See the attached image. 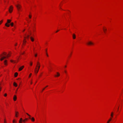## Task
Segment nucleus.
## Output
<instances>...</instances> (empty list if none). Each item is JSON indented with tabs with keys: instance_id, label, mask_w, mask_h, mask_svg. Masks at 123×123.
I'll list each match as a JSON object with an SVG mask.
<instances>
[{
	"instance_id": "58836bf2",
	"label": "nucleus",
	"mask_w": 123,
	"mask_h": 123,
	"mask_svg": "<svg viewBox=\"0 0 123 123\" xmlns=\"http://www.w3.org/2000/svg\"><path fill=\"white\" fill-rule=\"evenodd\" d=\"M18 113V112H16V114Z\"/></svg>"
},
{
	"instance_id": "f257e3e1",
	"label": "nucleus",
	"mask_w": 123,
	"mask_h": 123,
	"mask_svg": "<svg viewBox=\"0 0 123 123\" xmlns=\"http://www.w3.org/2000/svg\"><path fill=\"white\" fill-rule=\"evenodd\" d=\"M37 64L36 65V67H37V68L36 67V68L35 69L34 72L35 73L37 74L38 72L39 69L40 68V64L39 62H37Z\"/></svg>"
},
{
	"instance_id": "7ed1b4c3",
	"label": "nucleus",
	"mask_w": 123,
	"mask_h": 123,
	"mask_svg": "<svg viewBox=\"0 0 123 123\" xmlns=\"http://www.w3.org/2000/svg\"><path fill=\"white\" fill-rule=\"evenodd\" d=\"M11 21V20H10L7 19V23H6L5 24V25L7 27H9V25L7 24V23H10Z\"/></svg>"
},
{
	"instance_id": "e433bc0d",
	"label": "nucleus",
	"mask_w": 123,
	"mask_h": 123,
	"mask_svg": "<svg viewBox=\"0 0 123 123\" xmlns=\"http://www.w3.org/2000/svg\"><path fill=\"white\" fill-rule=\"evenodd\" d=\"M45 88H44L43 89V90H42V92L44 90Z\"/></svg>"
},
{
	"instance_id": "6ab92c4d",
	"label": "nucleus",
	"mask_w": 123,
	"mask_h": 123,
	"mask_svg": "<svg viewBox=\"0 0 123 123\" xmlns=\"http://www.w3.org/2000/svg\"><path fill=\"white\" fill-rule=\"evenodd\" d=\"M29 35H28L27 36V37H24V38H27V39H28V38H29Z\"/></svg>"
},
{
	"instance_id": "f3484780",
	"label": "nucleus",
	"mask_w": 123,
	"mask_h": 123,
	"mask_svg": "<svg viewBox=\"0 0 123 123\" xmlns=\"http://www.w3.org/2000/svg\"><path fill=\"white\" fill-rule=\"evenodd\" d=\"M18 75V73L17 72L15 73L14 74L15 76V77H16Z\"/></svg>"
},
{
	"instance_id": "b1692460",
	"label": "nucleus",
	"mask_w": 123,
	"mask_h": 123,
	"mask_svg": "<svg viewBox=\"0 0 123 123\" xmlns=\"http://www.w3.org/2000/svg\"><path fill=\"white\" fill-rule=\"evenodd\" d=\"M23 42H24V43H26V41L25 40V39H24L23 41Z\"/></svg>"
},
{
	"instance_id": "7c9ffc66",
	"label": "nucleus",
	"mask_w": 123,
	"mask_h": 123,
	"mask_svg": "<svg viewBox=\"0 0 123 123\" xmlns=\"http://www.w3.org/2000/svg\"><path fill=\"white\" fill-rule=\"evenodd\" d=\"M22 121H20L19 120V123H22Z\"/></svg>"
},
{
	"instance_id": "5701e85b",
	"label": "nucleus",
	"mask_w": 123,
	"mask_h": 123,
	"mask_svg": "<svg viewBox=\"0 0 123 123\" xmlns=\"http://www.w3.org/2000/svg\"><path fill=\"white\" fill-rule=\"evenodd\" d=\"M10 25H11L12 26H13V23H12L11 24H10Z\"/></svg>"
},
{
	"instance_id": "20e7f679",
	"label": "nucleus",
	"mask_w": 123,
	"mask_h": 123,
	"mask_svg": "<svg viewBox=\"0 0 123 123\" xmlns=\"http://www.w3.org/2000/svg\"><path fill=\"white\" fill-rule=\"evenodd\" d=\"M13 9V7L12 6H11L9 9V11L11 13L12 10Z\"/></svg>"
},
{
	"instance_id": "423d86ee",
	"label": "nucleus",
	"mask_w": 123,
	"mask_h": 123,
	"mask_svg": "<svg viewBox=\"0 0 123 123\" xmlns=\"http://www.w3.org/2000/svg\"><path fill=\"white\" fill-rule=\"evenodd\" d=\"M16 6L17 7L18 10H19V9L21 8V6L20 5L18 4Z\"/></svg>"
},
{
	"instance_id": "473e14b6",
	"label": "nucleus",
	"mask_w": 123,
	"mask_h": 123,
	"mask_svg": "<svg viewBox=\"0 0 123 123\" xmlns=\"http://www.w3.org/2000/svg\"><path fill=\"white\" fill-rule=\"evenodd\" d=\"M0 85H1V84L0 83V91H1V87L0 86Z\"/></svg>"
},
{
	"instance_id": "79ce46f5",
	"label": "nucleus",
	"mask_w": 123,
	"mask_h": 123,
	"mask_svg": "<svg viewBox=\"0 0 123 123\" xmlns=\"http://www.w3.org/2000/svg\"><path fill=\"white\" fill-rule=\"evenodd\" d=\"M17 43H16L15 45V46H16L17 45Z\"/></svg>"
},
{
	"instance_id": "4468645a",
	"label": "nucleus",
	"mask_w": 123,
	"mask_h": 123,
	"mask_svg": "<svg viewBox=\"0 0 123 123\" xmlns=\"http://www.w3.org/2000/svg\"><path fill=\"white\" fill-rule=\"evenodd\" d=\"M13 85L15 87H16L17 86V85L16 83L15 82H14L13 83Z\"/></svg>"
},
{
	"instance_id": "393cba45",
	"label": "nucleus",
	"mask_w": 123,
	"mask_h": 123,
	"mask_svg": "<svg viewBox=\"0 0 123 123\" xmlns=\"http://www.w3.org/2000/svg\"><path fill=\"white\" fill-rule=\"evenodd\" d=\"M19 121H23V119L22 118H20Z\"/></svg>"
},
{
	"instance_id": "9d476101",
	"label": "nucleus",
	"mask_w": 123,
	"mask_h": 123,
	"mask_svg": "<svg viewBox=\"0 0 123 123\" xmlns=\"http://www.w3.org/2000/svg\"><path fill=\"white\" fill-rule=\"evenodd\" d=\"M30 38L31 39V41L32 42H33L34 41V39L33 38V37H30Z\"/></svg>"
},
{
	"instance_id": "c756f323",
	"label": "nucleus",
	"mask_w": 123,
	"mask_h": 123,
	"mask_svg": "<svg viewBox=\"0 0 123 123\" xmlns=\"http://www.w3.org/2000/svg\"><path fill=\"white\" fill-rule=\"evenodd\" d=\"M29 32H30V35H31V31H29Z\"/></svg>"
},
{
	"instance_id": "c9c22d12",
	"label": "nucleus",
	"mask_w": 123,
	"mask_h": 123,
	"mask_svg": "<svg viewBox=\"0 0 123 123\" xmlns=\"http://www.w3.org/2000/svg\"><path fill=\"white\" fill-rule=\"evenodd\" d=\"M37 54H36L35 55V57H37Z\"/></svg>"
},
{
	"instance_id": "37998d69",
	"label": "nucleus",
	"mask_w": 123,
	"mask_h": 123,
	"mask_svg": "<svg viewBox=\"0 0 123 123\" xmlns=\"http://www.w3.org/2000/svg\"><path fill=\"white\" fill-rule=\"evenodd\" d=\"M46 54H47V56H48V54H47V53H46Z\"/></svg>"
},
{
	"instance_id": "a878e982",
	"label": "nucleus",
	"mask_w": 123,
	"mask_h": 123,
	"mask_svg": "<svg viewBox=\"0 0 123 123\" xmlns=\"http://www.w3.org/2000/svg\"><path fill=\"white\" fill-rule=\"evenodd\" d=\"M3 54H4V55H6V53H3Z\"/></svg>"
},
{
	"instance_id": "9b49d317",
	"label": "nucleus",
	"mask_w": 123,
	"mask_h": 123,
	"mask_svg": "<svg viewBox=\"0 0 123 123\" xmlns=\"http://www.w3.org/2000/svg\"><path fill=\"white\" fill-rule=\"evenodd\" d=\"M4 64L5 65H7V60H5L4 61Z\"/></svg>"
},
{
	"instance_id": "de8ad7c7",
	"label": "nucleus",
	"mask_w": 123,
	"mask_h": 123,
	"mask_svg": "<svg viewBox=\"0 0 123 123\" xmlns=\"http://www.w3.org/2000/svg\"><path fill=\"white\" fill-rule=\"evenodd\" d=\"M66 67H67V66H66H66H65V68H66Z\"/></svg>"
},
{
	"instance_id": "f03ea898",
	"label": "nucleus",
	"mask_w": 123,
	"mask_h": 123,
	"mask_svg": "<svg viewBox=\"0 0 123 123\" xmlns=\"http://www.w3.org/2000/svg\"><path fill=\"white\" fill-rule=\"evenodd\" d=\"M10 56V55L9 54H8L6 55V56H3L2 55H0V57H1L0 59V60L1 61L3 60L4 59L8 58Z\"/></svg>"
},
{
	"instance_id": "a19ab883",
	"label": "nucleus",
	"mask_w": 123,
	"mask_h": 123,
	"mask_svg": "<svg viewBox=\"0 0 123 123\" xmlns=\"http://www.w3.org/2000/svg\"><path fill=\"white\" fill-rule=\"evenodd\" d=\"M33 32H34L35 31V30L34 29L33 30Z\"/></svg>"
},
{
	"instance_id": "0eeeda50",
	"label": "nucleus",
	"mask_w": 123,
	"mask_h": 123,
	"mask_svg": "<svg viewBox=\"0 0 123 123\" xmlns=\"http://www.w3.org/2000/svg\"><path fill=\"white\" fill-rule=\"evenodd\" d=\"M24 66H22L21 67H20L19 69V71H20L22 70V69L24 68Z\"/></svg>"
},
{
	"instance_id": "6e6552de",
	"label": "nucleus",
	"mask_w": 123,
	"mask_h": 123,
	"mask_svg": "<svg viewBox=\"0 0 123 123\" xmlns=\"http://www.w3.org/2000/svg\"><path fill=\"white\" fill-rule=\"evenodd\" d=\"M17 98L16 96V95H14V96L13 99L14 101H15L16 100Z\"/></svg>"
},
{
	"instance_id": "412c9836",
	"label": "nucleus",
	"mask_w": 123,
	"mask_h": 123,
	"mask_svg": "<svg viewBox=\"0 0 123 123\" xmlns=\"http://www.w3.org/2000/svg\"><path fill=\"white\" fill-rule=\"evenodd\" d=\"M28 120V118H26L25 120H23V122H25V121L27 120Z\"/></svg>"
},
{
	"instance_id": "aec40b11",
	"label": "nucleus",
	"mask_w": 123,
	"mask_h": 123,
	"mask_svg": "<svg viewBox=\"0 0 123 123\" xmlns=\"http://www.w3.org/2000/svg\"><path fill=\"white\" fill-rule=\"evenodd\" d=\"M10 61L11 62H13L14 63L16 62L15 61H14L12 60H11Z\"/></svg>"
},
{
	"instance_id": "f8f14e48",
	"label": "nucleus",
	"mask_w": 123,
	"mask_h": 123,
	"mask_svg": "<svg viewBox=\"0 0 123 123\" xmlns=\"http://www.w3.org/2000/svg\"><path fill=\"white\" fill-rule=\"evenodd\" d=\"M57 75H55V77H58L60 75V74L58 72H57Z\"/></svg>"
},
{
	"instance_id": "ddd939ff",
	"label": "nucleus",
	"mask_w": 123,
	"mask_h": 123,
	"mask_svg": "<svg viewBox=\"0 0 123 123\" xmlns=\"http://www.w3.org/2000/svg\"><path fill=\"white\" fill-rule=\"evenodd\" d=\"M112 118H110L108 120L107 123H109V122L111 121L112 120Z\"/></svg>"
},
{
	"instance_id": "a18cd8bd",
	"label": "nucleus",
	"mask_w": 123,
	"mask_h": 123,
	"mask_svg": "<svg viewBox=\"0 0 123 123\" xmlns=\"http://www.w3.org/2000/svg\"><path fill=\"white\" fill-rule=\"evenodd\" d=\"M48 86H46L45 87V88L47 87H48Z\"/></svg>"
},
{
	"instance_id": "ea45409f",
	"label": "nucleus",
	"mask_w": 123,
	"mask_h": 123,
	"mask_svg": "<svg viewBox=\"0 0 123 123\" xmlns=\"http://www.w3.org/2000/svg\"><path fill=\"white\" fill-rule=\"evenodd\" d=\"M15 121V120H13V123H14V122Z\"/></svg>"
},
{
	"instance_id": "39448f33",
	"label": "nucleus",
	"mask_w": 123,
	"mask_h": 123,
	"mask_svg": "<svg viewBox=\"0 0 123 123\" xmlns=\"http://www.w3.org/2000/svg\"><path fill=\"white\" fill-rule=\"evenodd\" d=\"M94 44L91 41H90L87 43V44L88 45H92Z\"/></svg>"
},
{
	"instance_id": "bb28decb",
	"label": "nucleus",
	"mask_w": 123,
	"mask_h": 123,
	"mask_svg": "<svg viewBox=\"0 0 123 123\" xmlns=\"http://www.w3.org/2000/svg\"><path fill=\"white\" fill-rule=\"evenodd\" d=\"M7 95V94L6 93H5L4 95V96L5 97H6Z\"/></svg>"
},
{
	"instance_id": "4c0bfd02",
	"label": "nucleus",
	"mask_w": 123,
	"mask_h": 123,
	"mask_svg": "<svg viewBox=\"0 0 123 123\" xmlns=\"http://www.w3.org/2000/svg\"><path fill=\"white\" fill-rule=\"evenodd\" d=\"M15 116L16 117H17L18 116H17V114H16Z\"/></svg>"
},
{
	"instance_id": "3c124183",
	"label": "nucleus",
	"mask_w": 123,
	"mask_h": 123,
	"mask_svg": "<svg viewBox=\"0 0 123 123\" xmlns=\"http://www.w3.org/2000/svg\"><path fill=\"white\" fill-rule=\"evenodd\" d=\"M32 82H31V84H32Z\"/></svg>"
},
{
	"instance_id": "dca6fc26",
	"label": "nucleus",
	"mask_w": 123,
	"mask_h": 123,
	"mask_svg": "<svg viewBox=\"0 0 123 123\" xmlns=\"http://www.w3.org/2000/svg\"><path fill=\"white\" fill-rule=\"evenodd\" d=\"M31 120L32 121V122H34L35 121L34 118L33 117H32L31 118Z\"/></svg>"
},
{
	"instance_id": "8fccbe9b",
	"label": "nucleus",
	"mask_w": 123,
	"mask_h": 123,
	"mask_svg": "<svg viewBox=\"0 0 123 123\" xmlns=\"http://www.w3.org/2000/svg\"><path fill=\"white\" fill-rule=\"evenodd\" d=\"M41 76V74H40V75L39 76Z\"/></svg>"
},
{
	"instance_id": "49530a36",
	"label": "nucleus",
	"mask_w": 123,
	"mask_h": 123,
	"mask_svg": "<svg viewBox=\"0 0 123 123\" xmlns=\"http://www.w3.org/2000/svg\"><path fill=\"white\" fill-rule=\"evenodd\" d=\"M65 73H66V71H65Z\"/></svg>"
},
{
	"instance_id": "603ef678",
	"label": "nucleus",
	"mask_w": 123,
	"mask_h": 123,
	"mask_svg": "<svg viewBox=\"0 0 123 123\" xmlns=\"http://www.w3.org/2000/svg\"><path fill=\"white\" fill-rule=\"evenodd\" d=\"M25 31V30H23V31Z\"/></svg>"
},
{
	"instance_id": "2eb2a0df",
	"label": "nucleus",
	"mask_w": 123,
	"mask_h": 123,
	"mask_svg": "<svg viewBox=\"0 0 123 123\" xmlns=\"http://www.w3.org/2000/svg\"><path fill=\"white\" fill-rule=\"evenodd\" d=\"M113 112H111V118H112V117H113Z\"/></svg>"
},
{
	"instance_id": "a211bd4d",
	"label": "nucleus",
	"mask_w": 123,
	"mask_h": 123,
	"mask_svg": "<svg viewBox=\"0 0 123 123\" xmlns=\"http://www.w3.org/2000/svg\"><path fill=\"white\" fill-rule=\"evenodd\" d=\"M26 114L29 117V118L31 119V118L30 117L31 116L27 113H26Z\"/></svg>"
},
{
	"instance_id": "09e8293b",
	"label": "nucleus",
	"mask_w": 123,
	"mask_h": 123,
	"mask_svg": "<svg viewBox=\"0 0 123 123\" xmlns=\"http://www.w3.org/2000/svg\"><path fill=\"white\" fill-rule=\"evenodd\" d=\"M18 88L17 89V90H16V91H17V90H18Z\"/></svg>"
},
{
	"instance_id": "72a5a7b5",
	"label": "nucleus",
	"mask_w": 123,
	"mask_h": 123,
	"mask_svg": "<svg viewBox=\"0 0 123 123\" xmlns=\"http://www.w3.org/2000/svg\"><path fill=\"white\" fill-rule=\"evenodd\" d=\"M30 65L31 66H32V62H31L30 64Z\"/></svg>"
},
{
	"instance_id": "864d4df0",
	"label": "nucleus",
	"mask_w": 123,
	"mask_h": 123,
	"mask_svg": "<svg viewBox=\"0 0 123 123\" xmlns=\"http://www.w3.org/2000/svg\"><path fill=\"white\" fill-rule=\"evenodd\" d=\"M19 78H18V79H17V80H19Z\"/></svg>"
},
{
	"instance_id": "cd10ccee",
	"label": "nucleus",
	"mask_w": 123,
	"mask_h": 123,
	"mask_svg": "<svg viewBox=\"0 0 123 123\" xmlns=\"http://www.w3.org/2000/svg\"><path fill=\"white\" fill-rule=\"evenodd\" d=\"M31 15H29V18H31Z\"/></svg>"
},
{
	"instance_id": "c03bdc74",
	"label": "nucleus",
	"mask_w": 123,
	"mask_h": 123,
	"mask_svg": "<svg viewBox=\"0 0 123 123\" xmlns=\"http://www.w3.org/2000/svg\"><path fill=\"white\" fill-rule=\"evenodd\" d=\"M24 52L23 53H22V54H24Z\"/></svg>"
},
{
	"instance_id": "4be33fe9",
	"label": "nucleus",
	"mask_w": 123,
	"mask_h": 123,
	"mask_svg": "<svg viewBox=\"0 0 123 123\" xmlns=\"http://www.w3.org/2000/svg\"><path fill=\"white\" fill-rule=\"evenodd\" d=\"M106 30H107V29H106V28L103 29V30H104V32H105V31H106Z\"/></svg>"
},
{
	"instance_id": "c85d7f7f",
	"label": "nucleus",
	"mask_w": 123,
	"mask_h": 123,
	"mask_svg": "<svg viewBox=\"0 0 123 123\" xmlns=\"http://www.w3.org/2000/svg\"><path fill=\"white\" fill-rule=\"evenodd\" d=\"M31 75H32V74L31 73L30 74V75H29V77H31Z\"/></svg>"
},
{
	"instance_id": "1a4fd4ad",
	"label": "nucleus",
	"mask_w": 123,
	"mask_h": 123,
	"mask_svg": "<svg viewBox=\"0 0 123 123\" xmlns=\"http://www.w3.org/2000/svg\"><path fill=\"white\" fill-rule=\"evenodd\" d=\"M72 36L73 39H74L76 38V35L75 34H73Z\"/></svg>"
},
{
	"instance_id": "f704fd0d",
	"label": "nucleus",
	"mask_w": 123,
	"mask_h": 123,
	"mask_svg": "<svg viewBox=\"0 0 123 123\" xmlns=\"http://www.w3.org/2000/svg\"><path fill=\"white\" fill-rule=\"evenodd\" d=\"M59 30H58L56 32V33H57V32H58V31H59Z\"/></svg>"
},
{
	"instance_id": "2f4dec72",
	"label": "nucleus",
	"mask_w": 123,
	"mask_h": 123,
	"mask_svg": "<svg viewBox=\"0 0 123 123\" xmlns=\"http://www.w3.org/2000/svg\"><path fill=\"white\" fill-rule=\"evenodd\" d=\"M2 21L1 20L0 21V25L2 23Z\"/></svg>"
}]
</instances>
